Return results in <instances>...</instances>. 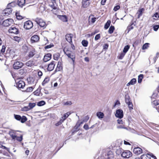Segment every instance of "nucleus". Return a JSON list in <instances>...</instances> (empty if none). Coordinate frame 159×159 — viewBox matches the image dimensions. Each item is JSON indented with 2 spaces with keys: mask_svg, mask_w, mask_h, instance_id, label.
<instances>
[{
  "mask_svg": "<svg viewBox=\"0 0 159 159\" xmlns=\"http://www.w3.org/2000/svg\"><path fill=\"white\" fill-rule=\"evenodd\" d=\"M13 3H11L7 5V8L5 9L3 11V13L6 16H8L11 13L12 10V9L10 7L12 6Z\"/></svg>",
  "mask_w": 159,
  "mask_h": 159,
  "instance_id": "f257e3e1",
  "label": "nucleus"
},
{
  "mask_svg": "<svg viewBox=\"0 0 159 159\" xmlns=\"http://www.w3.org/2000/svg\"><path fill=\"white\" fill-rule=\"evenodd\" d=\"M15 118L17 120L20 121L22 123H24L27 120V118L24 116L21 117L20 115H14Z\"/></svg>",
  "mask_w": 159,
  "mask_h": 159,
  "instance_id": "f03ea898",
  "label": "nucleus"
},
{
  "mask_svg": "<svg viewBox=\"0 0 159 159\" xmlns=\"http://www.w3.org/2000/svg\"><path fill=\"white\" fill-rule=\"evenodd\" d=\"M35 21L41 27H45L46 23L42 19L39 18H36Z\"/></svg>",
  "mask_w": 159,
  "mask_h": 159,
  "instance_id": "7ed1b4c3",
  "label": "nucleus"
},
{
  "mask_svg": "<svg viewBox=\"0 0 159 159\" xmlns=\"http://www.w3.org/2000/svg\"><path fill=\"white\" fill-rule=\"evenodd\" d=\"M33 26L32 22L30 20H28L24 23V28L27 30L31 29Z\"/></svg>",
  "mask_w": 159,
  "mask_h": 159,
  "instance_id": "20e7f679",
  "label": "nucleus"
},
{
  "mask_svg": "<svg viewBox=\"0 0 159 159\" xmlns=\"http://www.w3.org/2000/svg\"><path fill=\"white\" fill-rule=\"evenodd\" d=\"M13 22V19H8L3 21L2 25L4 26H9L12 25Z\"/></svg>",
  "mask_w": 159,
  "mask_h": 159,
  "instance_id": "39448f33",
  "label": "nucleus"
},
{
  "mask_svg": "<svg viewBox=\"0 0 159 159\" xmlns=\"http://www.w3.org/2000/svg\"><path fill=\"white\" fill-rule=\"evenodd\" d=\"M121 156L125 158H129L132 156V153L128 150H126L122 152Z\"/></svg>",
  "mask_w": 159,
  "mask_h": 159,
  "instance_id": "423d86ee",
  "label": "nucleus"
},
{
  "mask_svg": "<svg viewBox=\"0 0 159 159\" xmlns=\"http://www.w3.org/2000/svg\"><path fill=\"white\" fill-rule=\"evenodd\" d=\"M49 6L52 8V9L57 10V5L56 3L55 0H52L49 2Z\"/></svg>",
  "mask_w": 159,
  "mask_h": 159,
  "instance_id": "0eeeda50",
  "label": "nucleus"
},
{
  "mask_svg": "<svg viewBox=\"0 0 159 159\" xmlns=\"http://www.w3.org/2000/svg\"><path fill=\"white\" fill-rule=\"evenodd\" d=\"M23 63L20 61H16L14 63L13 65V68L15 69H18L22 67Z\"/></svg>",
  "mask_w": 159,
  "mask_h": 159,
  "instance_id": "6e6552de",
  "label": "nucleus"
},
{
  "mask_svg": "<svg viewBox=\"0 0 159 159\" xmlns=\"http://www.w3.org/2000/svg\"><path fill=\"white\" fill-rule=\"evenodd\" d=\"M8 31L10 33L16 34H18L19 33L18 29L13 26H12L9 28Z\"/></svg>",
  "mask_w": 159,
  "mask_h": 159,
  "instance_id": "1a4fd4ad",
  "label": "nucleus"
},
{
  "mask_svg": "<svg viewBox=\"0 0 159 159\" xmlns=\"http://www.w3.org/2000/svg\"><path fill=\"white\" fill-rule=\"evenodd\" d=\"M123 112L122 110L118 109L116 111L115 116L121 119L123 117Z\"/></svg>",
  "mask_w": 159,
  "mask_h": 159,
  "instance_id": "9d476101",
  "label": "nucleus"
},
{
  "mask_svg": "<svg viewBox=\"0 0 159 159\" xmlns=\"http://www.w3.org/2000/svg\"><path fill=\"white\" fill-rule=\"evenodd\" d=\"M25 86V82L22 80H20L16 84V86L19 89H23Z\"/></svg>",
  "mask_w": 159,
  "mask_h": 159,
  "instance_id": "9b49d317",
  "label": "nucleus"
},
{
  "mask_svg": "<svg viewBox=\"0 0 159 159\" xmlns=\"http://www.w3.org/2000/svg\"><path fill=\"white\" fill-rule=\"evenodd\" d=\"M55 66V62L54 61H52L50 64L48 65V70L52 71L54 68Z\"/></svg>",
  "mask_w": 159,
  "mask_h": 159,
  "instance_id": "f8f14e48",
  "label": "nucleus"
},
{
  "mask_svg": "<svg viewBox=\"0 0 159 159\" xmlns=\"http://www.w3.org/2000/svg\"><path fill=\"white\" fill-rule=\"evenodd\" d=\"M73 36V35L72 34H67L65 36L66 39L69 43H72V38Z\"/></svg>",
  "mask_w": 159,
  "mask_h": 159,
  "instance_id": "ddd939ff",
  "label": "nucleus"
},
{
  "mask_svg": "<svg viewBox=\"0 0 159 159\" xmlns=\"http://www.w3.org/2000/svg\"><path fill=\"white\" fill-rule=\"evenodd\" d=\"M133 152L136 155H139L142 152V149L140 148L137 147L134 148L133 150Z\"/></svg>",
  "mask_w": 159,
  "mask_h": 159,
  "instance_id": "4468645a",
  "label": "nucleus"
},
{
  "mask_svg": "<svg viewBox=\"0 0 159 159\" xmlns=\"http://www.w3.org/2000/svg\"><path fill=\"white\" fill-rule=\"evenodd\" d=\"M52 55L51 53H48L46 54L44 57L43 61L44 62H46L49 60L51 58Z\"/></svg>",
  "mask_w": 159,
  "mask_h": 159,
  "instance_id": "2eb2a0df",
  "label": "nucleus"
},
{
  "mask_svg": "<svg viewBox=\"0 0 159 159\" xmlns=\"http://www.w3.org/2000/svg\"><path fill=\"white\" fill-rule=\"evenodd\" d=\"M114 155L111 151L108 152L106 156L105 159H113Z\"/></svg>",
  "mask_w": 159,
  "mask_h": 159,
  "instance_id": "dca6fc26",
  "label": "nucleus"
},
{
  "mask_svg": "<svg viewBox=\"0 0 159 159\" xmlns=\"http://www.w3.org/2000/svg\"><path fill=\"white\" fill-rule=\"evenodd\" d=\"M89 0H83L82 2V6L84 8H87L89 5Z\"/></svg>",
  "mask_w": 159,
  "mask_h": 159,
  "instance_id": "f3484780",
  "label": "nucleus"
},
{
  "mask_svg": "<svg viewBox=\"0 0 159 159\" xmlns=\"http://www.w3.org/2000/svg\"><path fill=\"white\" fill-rule=\"evenodd\" d=\"M39 36L35 35L33 36L31 38L32 43L37 42L39 40Z\"/></svg>",
  "mask_w": 159,
  "mask_h": 159,
  "instance_id": "a211bd4d",
  "label": "nucleus"
},
{
  "mask_svg": "<svg viewBox=\"0 0 159 159\" xmlns=\"http://www.w3.org/2000/svg\"><path fill=\"white\" fill-rule=\"evenodd\" d=\"M17 3L19 6L22 7L25 5V0H18Z\"/></svg>",
  "mask_w": 159,
  "mask_h": 159,
  "instance_id": "6ab92c4d",
  "label": "nucleus"
},
{
  "mask_svg": "<svg viewBox=\"0 0 159 159\" xmlns=\"http://www.w3.org/2000/svg\"><path fill=\"white\" fill-rule=\"evenodd\" d=\"M144 11V9L143 8L139 9V10L138 12H137V14L138 15V18H139L143 14V12Z\"/></svg>",
  "mask_w": 159,
  "mask_h": 159,
  "instance_id": "aec40b11",
  "label": "nucleus"
},
{
  "mask_svg": "<svg viewBox=\"0 0 159 159\" xmlns=\"http://www.w3.org/2000/svg\"><path fill=\"white\" fill-rule=\"evenodd\" d=\"M26 65L28 66L31 67L35 65V63L33 60H30L25 63Z\"/></svg>",
  "mask_w": 159,
  "mask_h": 159,
  "instance_id": "412c9836",
  "label": "nucleus"
},
{
  "mask_svg": "<svg viewBox=\"0 0 159 159\" xmlns=\"http://www.w3.org/2000/svg\"><path fill=\"white\" fill-rule=\"evenodd\" d=\"M61 63L60 61H58L56 69V71H59L62 69Z\"/></svg>",
  "mask_w": 159,
  "mask_h": 159,
  "instance_id": "4be33fe9",
  "label": "nucleus"
},
{
  "mask_svg": "<svg viewBox=\"0 0 159 159\" xmlns=\"http://www.w3.org/2000/svg\"><path fill=\"white\" fill-rule=\"evenodd\" d=\"M136 82V79L135 78H133L126 85L127 86H129L130 85H134L135 84Z\"/></svg>",
  "mask_w": 159,
  "mask_h": 159,
  "instance_id": "5701e85b",
  "label": "nucleus"
},
{
  "mask_svg": "<svg viewBox=\"0 0 159 159\" xmlns=\"http://www.w3.org/2000/svg\"><path fill=\"white\" fill-rule=\"evenodd\" d=\"M59 18L63 22H66L67 21V18L66 16H59Z\"/></svg>",
  "mask_w": 159,
  "mask_h": 159,
  "instance_id": "b1692460",
  "label": "nucleus"
},
{
  "mask_svg": "<svg viewBox=\"0 0 159 159\" xmlns=\"http://www.w3.org/2000/svg\"><path fill=\"white\" fill-rule=\"evenodd\" d=\"M68 57L70 58L72 60L73 63L74 62L75 58V55L74 53H70V55L67 56Z\"/></svg>",
  "mask_w": 159,
  "mask_h": 159,
  "instance_id": "393cba45",
  "label": "nucleus"
},
{
  "mask_svg": "<svg viewBox=\"0 0 159 159\" xmlns=\"http://www.w3.org/2000/svg\"><path fill=\"white\" fill-rule=\"evenodd\" d=\"M141 159H151L149 154H143L141 156Z\"/></svg>",
  "mask_w": 159,
  "mask_h": 159,
  "instance_id": "a878e982",
  "label": "nucleus"
},
{
  "mask_svg": "<svg viewBox=\"0 0 159 159\" xmlns=\"http://www.w3.org/2000/svg\"><path fill=\"white\" fill-rule=\"evenodd\" d=\"M104 114L102 112H98L97 113V116L99 118H102L103 117Z\"/></svg>",
  "mask_w": 159,
  "mask_h": 159,
  "instance_id": "bb28decb",
  "label": "nucleus"
},
{
  "mask_svg": "<svg viewBox=\"0 0 159 159\" xmlns=\"http://www.w3.org/2000/svg\"><path fill=\"white\" fill-rule=\"evenodd\" d=\"M16 15L17 19L18 20H21L23 18V17L20 15V13L19 12H16Z\"/></svg>",
  "mask_w": 159,
  "mask_h": 159,
  "instance_id": "cd10ccee",
  "label": "nucleus"
},
{
  "mask_svg": "<svg viewBox=\"0 0 159 159\" xmlns=\"http://www.w3.org/2000/svg\"><path fill=\"white\" fill-rule=\"evenodd\" d=\"M35 54V51L34 50H32L30 52L28 56L30 57H32Z\"/></svg>",
  "mask_w": 159,
  "mask_h": 159,
  "instance_id": "c85d7f7f",
  "label": "nucleus"
},
{
  "mask_svg": "<svg viewBox=\"0 0 159 159\" xmlns=\"http://www.w3.org/2000/svg\"><path fill=\"white\" fill-rule=\"evenodd\" d=\"M143 77V74H140L138 76V82L140 83Z\"/></svg>",
  "mask_w": 159,
  "mask_h": 159,
  "instance_id": "c756f323",
  "label": "nucleus"
},
{
  "mask_svg": "<svg viewBox=\"0 0 159 159\" xmlns=\"http://www.w3.org/2000/svg\"><path fill=\"white\" fill-rule=\"evenodd\" d=\"M36 105V104L35 103L30 102L28 106L30 109H31L34 108Z\"/></svg>",
  "mask_w": 159,
  "mask_h": 159,
  "instance_id": "7c9ffc66",
  "label": "nucleus"
},
{
  "mask_svg": "<svg viewBox=\"0 0 159 159\" xmlns=\"http://www.w3.org/2000/svg\"><path fill=\"white\" fill-rule=\"evenodd\" d=\"M49 81V78L48 77H46L44 80L43 81V83H42V85L43 86H44V85L47 83H48Z\"/></svg>",
  "mask_w": 159,
  "mask_h": 159,
  "instance_id": "2f4dec72",
  "label": "nucleus"
},
{
  "mask_svg": "<svg viewBox=\"0 0 159 159\" xmlns=\"http://www.w3.org/2000/svg\"><path fill=\"white\" fill-rule=\"evenodd\" d=\"M111 22L110 20H108L104 26V28L106 29H107L109 27Z\"/></svg>",
  "mask_w": 159,
  "mask_h": 159,
  "instance_id": "473e14b6",
  "label": "nucleus"
},
{
  "mask_svg": "<svg viewBox=\"0 0 159 159\" xmlns=\"http://www.w3.org/2000/svg\"><path fill=\"white\" fill-rule=\"evenodd\" d=\"M115 28L114 26H111L109 30L108 33L109 34H112L113 33L114 30Z\"/></svg>",
  "mask_w": 159,
  "mask_h": 159,
  "instance_id": "72a5a7b5",
  "label": "nucleus"
},
{
  "mask_svg": "<svg viewBox=\"0 0 159 159\" xmlns=\"http://www.w3.org/2000/svg\"><path fill=\"white\" fill-rule=\"evenodd\" d=\"M129 48V46L128 45H127L125 46L123 49L124 53H126L128 50Z\"/></svg>",
  "mask_w": 159,
  "mask_h": 159,
  "instance_id": "f704fd0d",
  "label": "nucleus"
},
{
  "mask_svg": "<svg viewBox=\"0 0 159 159\" xmlns=\"http://www.w3.org/2000/svg\"><path fill=\"white\" fill-rule=\"evenodd\" d=\"M45 104V102L44 101H41L37 103V105L39 106H41L44 105Z\"/></svg>",
  "mask_w": 159,
  "mask_h": 159,
  "instance_id": "c9c22d12",
  "label": "nucleus"
},
{
  "mask_svg": "<svg viewBox=\"0 0 159 159\" xmlns=\"http://www.w3.org/2000/svg\"><path fill=\"white\" fill-rule=\"evenodd\" d=\"M149 43H146L143 45L142 47V49L143 50L145 49H147L149 47Z\"/></svg>",
  "mask_w": 159,
  "mask_h": 159,
  "instance_id": "e433bc0d",
  "label": "nucleus"
},
{
  "mask_svg": "<svg viewBox=\"0 0 159 159\" xmlns=\"http://www.w3.org/2000/svg\"><path fill=\"white\" fill-rule=\"evenodd\" d=\"M82 43L84 47H86L88 45V42L86 40H83L82 42Z\"/></svg>",
  "mask_w": 159,
  "mask_h": 159,
  "instance_id": "4c0bfd02",
  "label": "nucleus"
},
{
  "mask_svg": "<svg viewBox=\"0 0 159 159\" xmlns=\"http://www.w3.org/2000/svg\"><path fill=\"white\" fill-rule=\"evenodd\" d=\"M33 89L34 88L32 87H29L27 88L25 91L27 92H31L33 91Z\"/></svg>",
  "mask_w": 159,
  "mask_h": 159,
  "instance_id": "58836bf2",
  "label": "nucleus"
},
{
  "mask_svg": "<svg viewBox=\"0 0 159 159\" xmlns=\"http://www.w3.org/2000/svg\"><path fill=\"white\" fill-rule=\"evenodd\" d=\"M13 39L14 40L18 43L20 41L21 38L19 37L15 36L14 37Z\"/></svg>",
  "mask_w": 159,
  "mask_h": 159,
  "instance_id": "ea45409f",
  "label": "nucleus"
},
{
  "mask_svg": "<svg viewBox=\"0 0 159 159\" xmlns=\"http://www.w3.org/2000/svg\"><path fill=\"white\" fill-rule=\"evenodd\" d=\"M30 110V109L29 108L28 106L25 107L21 109V110L23 111H29Z\"/></svg>",
  "mask_w": 159,
  "mask_h": 159,
  "instance_id": "a19ab883",
  "label": "nucleus"
},
{
  "mask_svg": "<svg viewBox=\"0 0 159 159\" xmlns=\"http://www.w3.org/2000/svg\"><path fill=\"white\" fill-rule=\"evenodd\" d=\"M125 102L126 103L130 102L129 97L128 95H126L125 96Z\"/></svg>",
  "mask_w": 159,
  "mask_h": 159,
  "instance_id": "79ce46f5",
  "label": "nucleus"
},
{
  "mask_svg": "<svg viewBox=\"0 0 159 159\" xmlns=\"http://www.w3.org/2000/svg\"><path fill=\"white\" fill-rule=\"evenodd\" d=\"M59 57V56L58 54H55L53 55V58L55 60H58Z\"/></svg>",
  "mask_w": 159,
  "mask_h": 159,
  "instance_id": "37998d69",
  "label": "nucleus"
},
{
  "mask_svg": "<svg viewBox=\"0 0 159 159\" xmlns=\"http://www.w3.org/2000/svg\"><path fill=\"white\" fill-rule=\"evenodd\" d=\"M16 140L19 141H21L23 139V136L22 135H21L20 137H18L16 136Z\"/></svg>",
  "mask_w": 159,
  "mask_h": 159,
  "instance_id": "c03bdc74",
  "label": "nucleus"
},
{
  "mask_svg": "<svg viewBox=\"0 0 159 159\" xmlns=\"http://www.w3.org/2000/svg\"><path fill=\"white\" fill-rule=\"evenodd\" d=\"M67 118V117L66 116V115L64 114L63 116L60 118L61 121L63 122L64 120H65Z\"/></svg>",
  "mask_w": 159,
  "mask_h": 159,
  "instance_id": "a18cd8bd",
  "label": "nucleus"
},
{
  "mask_svg": "<svg viewBox=\"0 0 159 159\" xmlns=\"http://www.w3.org/2000/svg\"><path fill=\"white\" fill-rule=\"evenodd\" d=\"M159 28V25H155L153 27V30L155 31H157Z\"/></svg>",
  "mask_w": 159,
  "mask_h": 159,
  "instance_id": "49530a36",
  "label": "nucleus"
},
{
  "mask_svg": "<svg viewBox=\"0 0 159 159\" xmlns=\"http://www.w3.org/2000/svg\"><path fill=\"white\" fill-rule=\"evenodd\" d=\"M64 52L65 53V54L67 56L68 55H70V54L71 53L69 51L67 50H66V49H64Z\"/></svg>",
  "mask_w": 159,
  "mask_h": 159,
  "instance_id": "de8ad7c7",
  "label": "nucleus"
},
{
  "mask_svg": "<svg viewBox=\"0 0 159 159\" xmlns=\"http://www.w3.org/2000/svg\"><path fill=\"white\" fill-rule=\"evenodd\" d=\"M130 109H133V105L131 102H130L127 103Z\"/></svg>",
  "mask_w": 159,
  "mask_h": 159,
  "instance_id": "09e8293b",
  "label": "nucleus"
},
{
  "mask_svg": "<svg viewBox=\"0 0 159 159\" xmlns=\"http://www.w3.org/2000/svg\"><path fill=\"white\" fill-rule=\"evenodd\" d=\"M6 47L4 45H3L2 47V48L1 50V52L2 53L4 52L5 51Z\"/></svg>",
  "mask_w": 159,
  "mask_h": 159,
  "instance_id": "8fccbe9b",
  "label": "nucleus"
},
{
  "mask_svg": "<svg viewBox=\"0 0 159 159\" xmlns=\"http://www.w3.org/2000/svg\"><path fill=\"white\" fill-rule=\"evenodd\" d=\"M125 53H121L119 57V59H122L124 57V56L125 55Z\"/></svg>",
  "mask_w": 159,
  "mask_h": 159,
  "instance_id": "3c124183",
  "label": "nucleus"
},
{
  "mask_svg": "<svg viewBox=\"0 0 159 159\" xmlns=\"http://www.w3.org/2000/svg\"><path fill=\"white\" fill-rule=\"evenodd\" d=\"M120 104V103L119 101L117 100L116 102L115 103V104L113 106V107H115L116 105L119 106Z\"/></svg>",
  "mask_w": 159,
  "mask_h": 159,
  "instance_id": "603ef678",
  "label": "nucleus"
},
{
  "mask_svg": "<svg viewBox=\"0 0 159 159\" xmlns=\"http://www.w3.org/2000/svg\"><path fill=\"white\" fill-rule=\"evenodd\" d=\"M53 46V45L52 44H50V45H48L47 46H45V49H48V48H50Z\"/></svg>",
  "mask_w": 159,
  "mask_h": 159,
  "instance_id": "864d4df0",
  "label": "nucleus"
},
{
  "mask_svg": "<svg viewBox=\"0 0 159 159\" xmlns=\"http://www.w3.org/2000/svg\"><path fill=\"white\" fill-rule=\"evenodd\" d=\"M100 37V34H97L96 35L95 37V40H97L99 39Z\"/></svg>",
  "mask_w": 159,
  "mask_h": 159,
  "instance_id": "5fc2aeb1",
  "label": "nucleus"
},
{
  "mask_svg": "<svg viewBox=\"0 0 159 159\" xmlns=\"http://www.w3.org/2000/svg\"><path fill=\"white\" fill-rule=\"evenodd\" d=\"M117 121L118 123L119 124H124V122L122 120L118 119L117 120Z\"/></svg>",
  "mask_w": 159,
  "mask_h": 159,
  "instance_id": "6e6d98bb",
  "label": "nucleus"
},
{
  "mask_svg": "<svg viewBox=\"0 0 159 159\" xmlns=\"http://www.w3.org/2000/svg\"><path fill=\"white\" fill-rule=\"evenodd\" d=\"M63 122L61 121V120L60 119V121L55 124V125L56 126L59 125H61Z\"/></svg>",
  "mask_w": 159,
  "mask_h": 159,
  "instance_id": "4d7b16f0",
  "label": "nucleus"
},
{
  "mask_svg": "<svg viewBox=\"0 0 159 159\" xmlns=\"http://www.w3.org/2000/svg\"><path fill=\"white\" fill-rule=\"evenodd\" d=\"M120 8V7L119 6H117L116 7H115L114 8V10L115 11H117V10H118Z\"/></svg>",
  "mask_w": 159,
  "mask_h": 159,
  "instance_id": "13d9d810",
  "label": "nucleus"
},
{
  "mask_svg": "<svg viewBox=\"0 0 159 159\" xmlns=\"http://www.w3.org/2000/svg\"><path fill=\"white\" fill-rule=\"evenodd\" d=\"M72 104L71 102V101H68L65 102L64 103L65 105H70Z\"/></svg>",
  "mask_w": 159,
  "mask_h": 159,
  "instance_id": "bf43d9fd",
  "label": "nucleus"
},
{
  "mask_svg": "<svg viewBox=\"0 0 159 159\" xmlns=\"http://www.w3.org/2000/svg\"><path fill=\"white\" fill-rule=\"evenodd\" d=\"M10 136L13 139H15L16 137V135L13 134H11Z\"/></svg>",
  "mask_w": 159,
  "mask_h": 159,
  "instance_id": "052dcab7",
  "label": "nucleus"
},
{
  "mask_svg": "<svg viewBox=\"0 0 159 159\" xmlns=\"http://www.w3.org/2000/svg\"><path fill=\"white\" fill-rule=\"evenodd\" d=\"M84 128L86 130H88L89 129L88 125L86 124L84 125Z\"/></svg>",
  "mask_w": 159,
  "mask_h": 159,
  "instance_id": "680f3d73",
  "label": "nucleus"
},
{
  "mask_svg": "<svg viewBox=\"0 0 159 159\" xmlns=\"http://www.w3.org/2000/svg\"><path fill=\"white\" fill-rule=\"evenodd\" d=\"M149 155L150 156V158L151 157L153 158L154 159H157L156 157L152 153H151L150 154H149Z\"/></svg>",
  "mask_w": 159,
  "mask_h": 159,
  "instance_id": "e2e57ef3",
  "label": "nucleus"
},
{
  "mask_svg": "<svg viewBox=\"0 0 159 159\" xmlns=\"http://www.w3.org/2000/svg\"><path fill=\"white\" fill-rule=\"evenodd\" d=\"M108 47V45L107 44H105L103 46V49H107Z\"/></svg>",
  "mask_w": 159,
  "mask_h": 159,
  "instance_id": "0e129e2a",
  "label": "nucleus"
},
{
  "mask_svg": "<svg viewBox=\"0 0 159 159\" xmlns=\"http://www.w3.org/2000/svg\"><path fill=\"white\" fill-rule=\"evenodd\" d=\"M42 75H43V73L41 71H38V75L40 77V76H42Z\"/></svg>",
  "mask_w": 159,
  "mask_h": 159,
  "instance_id": "69168bd1",
  "label": "nucleus"
},
{
  "mask_svg": "<svg viewBox=\"0 0 159 159\" xmlns=\"http://www.w3.org/2000/svg\"><path fill=\"white\" fill-rule=\"evenodd\" d=\"M1 148H2L3 149H5L7 151L8 150V148L7 147H6L5 146H3V145H2V147H1Z\"/></svg>",
  "mask_w": 159,
  "mask_h": 159,
  "instance_id": "338daca9",
  "label": "nucleus"
},
{
  "mask_svg": "<svg viewBox=\"0 0 159 159\" xmlns=\"http://www.w3.org/2000/svg\"><path fill=\"white\" fill-rule=\"evenodd\" d=\"M107 0H102L101 2V3L102 5H104Z\"/></svg>",
  "mask_w": 159,
  "mask_h": 159,
  "instance_id": "774afa93",
  "label": "nucleus"
}]
</instances>
